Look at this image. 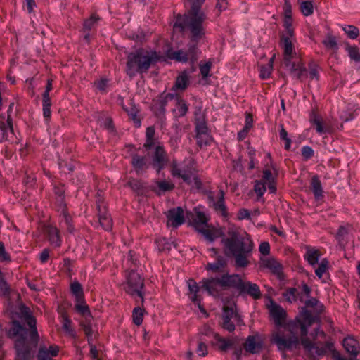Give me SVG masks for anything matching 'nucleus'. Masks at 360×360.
I'll return each instance as SVG.
<instances>
[{"label":"nucleus","instance_id":"1","mask_svg":"<svg viewBox=\"0 0 360 360\" xmlns=\"http://www.w3.org/2000/svg\"><path fill=\"white\" fill-rule=\"evenodd\" d=\"M317 318L311 315L310 311L302 308L295 320L289 321L283 326V329L291 337L300 339V344L304 349L314 356H323L328 352L334 349L333 343L327 339V335L319 328H315L311 333L312 340L308 337V328L316 321Z\"/></svg>","mask_w":360,"mask_h":360},{"label":"nucleus","instance_id":"2","mask_svg":"<svg viewBox=\"0 0 360 360\" xmlns=\"http://www.w3.org/2000/svg\"><path fill=\"white\" fill-rule=\"evenodd\" d=\"M13 314V325L8 330V335L13 338H17L15 347L17 350V360H30L31 354L30 349L26 345L27 330L24 328L15 318H18L21 321L27 323L30 328V341L36 346L39 340V335L36 329V320L32 316L30 310L22 304H19L14 309L11 307Z\"/></svg>","mask_w":360,"mask_h":360},{"label":"nucleus","instance_id":"3","mask_svg":"<svg viewBox=\"0 0 360 360\" xmlns=\"http://www.w3.org/2000/svg\"><path fill=\"white\" fill-rule=\"evenodd\" d=\"M221 244L224 255L234 259L236 267L245 268L249 265L254 245L248 234L230 228L222 237Z\"/></svg>","mask_w":360,"mask_h":360},{"label":"nucleus","instance_id":"4","mask_svg":"<svg viewBox=\"0 0 360 360\" xmlns=\"http://www.w3.org/2000/svg\"><path fill=\"white\" fill-rule=\"evenodd\" d=\"M219 288H233L240 292H260L257 284L243 281L238 274H224L218 278L202 280V288L207 292H217Z\"/></svg>","mask_w":360,"mask_h":360},{"label":"nucleus","instance_id":"5","mask_svg":"<svg viewBox=\"0 0 360 360\" xmlns=\"http://www.w3.org/2000/svg\"><path fill=\"white\" fill-rule=\"evenodd\" d=\"M206 19L207 16L203 12L188 11L185 18H177L174 27L179 29V31H183L185 28H187L191 33L190 43L197 44L205 36Z\"/></svg>","mask_w":360,"mask_h":360},{"label":"nucleus","instance_id":"6","mask_svg":"<svg viewBox=\"0 0 360 360\" xmlns=\"http://www.w3.org/2000/svg\"><path fill=\"white\" fill-rule=\"evenodd\" d=\"M160 60V54L153 50L140 49L128 56L127 73L130 77L136 73L146 72L151 65Z\"/></svg>","mask_w":360,"mask_h":360},{"label":"nucleus","instance_id":"7","mask_svg":"<svg viewBox=\"0 0 360 360\" xmlns=\"http://www.w3.org/2000/svg\"><path fill=\"white\" fill-rule=\"evenodd\" d=\"M270 341L276 345L281 352L292 351L299 347L300 339L291 337L283 328H278L272 332Z\"/></svg>","mask_w":360,"mask_h":360},{"label":"nucleus","instance_id":"8","mask_svg":"<svg viewBox=\"0 0 360 360\" xmlns=\"http://www.w3.org/2000/svg\"><path fill=\"white\" fill-rule=\"evenodd\" d=\"M200 51L197 44L189 43L187 49L177 51L169 50L167 53V57L177 62L194 63L198 59Z\"/></svg>","mask_w":360,"mask_h":360},{"label":"nucleus","instance_id":"9","mask_svg":"<svg viewBox=\"0 0 360 360\" xmlns=\"http://www.w3.org/2000/svg\"><path fill=\"white\" fill-rule=\"evenodd\" d=\"M195 172L194 164L192 161L178 163L173 161L171 165V174L174 177L181 179L184 182L191 184Z\"/></svg>","mask_w":360,"mask_h":360},{"label":"nucleus","instance_id":"10","mask_svg":"<svg viewBox=\"0 0 360 360\" xmlns=\"http://www.w3.org/2000/svg\"><path fill=\"white\" fill-rule=\"evenodd\" d=\"M96 205L100 225L104 230L110 231L112 228V219L108 213L102 191H98L96 195Z\"/></svg>","mask_w":360,"mask_h":360},{"label":"nucleus","instance_id":"11","mask_svg":"<svg viewBox=\"0 0 360 360\" xmlns=\"http://www.w3.org/2000/svg\"><path fill=\"white\" fill-rule=\"evenodd\" d=\"M283 64L289 75L293 79L303 82L308 77V70L300 58L289 60Z\"/></svg>","mask_w":360,"mask_h":360},{"label":"nucleus","instance_id":"12","mask_svg":"<svg viewBox=\"0 0 360 360\" xmlns=\"http://www.w3.org/2000/svg\"><path fill=\"white\" fill-rule=\"evenodd\" d=\"M126 283L124 284V290L126 292H141L143 287V281L134 269H131L126 274Z\"/></svg>","mask_w":360,"mask_h":360},{"label":"nucleus","instance_id":"13","mask_svg":"<svg viewBox=\"0 0 360 360\" xmlns=\"http://www.w3.org/2000/svg\"><path fill=\"white\" fill-rule=\"evenodd\" d=\"M294 41H295V35L293 37L281 36V46L283 51V63L298 58L295 51Z\"/></svg>","mask_w":360,"mask_h":360},{"label":"nucleus","instance_id":"14","mask_svg":"<svg viewBox=\"0 0 360 360\" xmlns=\"http://www.w3.org/2000/svg\"><path fill=\"white\" fill-rule=\"evenodd\" d=\"M287 296L288 300L292 302L291 298L293 300H296L298 297L302 301H304L307 307H315V312L320 314L323 311V305L319 302L318 300L314 297H309V294H284Z\"/></svg>","mask_w":360,"mask_h":360},{"label":"nucleus","instance_id":"15","mask_svg":"<svg viewBox=\"0 0 360 360\" xmlns=\"http://www.w3.org/2000/svg\"><path fill=\"white\" fill-rule=\"evenodd\" d=\"M264 346L262 338L258 333L249 335L243 345L244 349L250 354H257L262 351Z\"/></svg>","mask_w":360,"mask_h":360},{"label":"nucleus","instance_id":"16","mask_svg":"<svg viewBox=\"0 0 360 360\" xmlns=\"http://www.w3.org/2000/svg\"><path fill=\"white\" fill-rule=\"evenodd\" d=\"M167 158L165 150L162 146H157L152 158V165L158 172H160L166 165Z\"/></svg>","mask_w":360,"mask_h":360},{"label":"nucleus","instance_id":"17","mask_svg":"<svg viewBox=\"0 0 360 360\" xmlns=\"http://www.w3.org/2000/svg\"><path fill=\"white\" fill-rule=\"evenodd\" d=\"M168 224L176 228L185 222L184 210L181 207L170 209L167 214Z\"/></svg>","mask_w":360,"mask_h":360},{"label":"nucleus","instance_id":"18","mask_svg":"<svg viewBox=\"0 0 360 360\" xmlns=\"http://www.w3.org/2000/svg\"><path fill=\"white\" fill-rule=\"evenodd\" d=\"M96 118L98 124H99L101 127L106 129L108 133L112 136H115L117 134V130L114 125L112 119L108 112H98Z\"/></svg>","mask_w":360,"mask_h":360},{"label":"nucleus","instance_id":"19","mask_svg":"<svg viewBox=\"0 0 360 360\" xmlns=\"http://www.w3.org/2000/svg\"><path fill=\"white\" fill-rule=\"evenodd\" d=\"M269 311L275 325L280 328L285 320V311L281 307L275 303L271 304Z\"/></svg>","mask_w":360,"mask_h":360},{"label":"nucleus","instance_id":"20","mask_svg":"<svg viewBox=\"0 0 360 360\" xmlns=\"http://www.w3.org/2000/svg\"><path fill=\"white\" fill-rule=\"evenodd\" d=\"M262 265L269 269L274 274L276 275L279 279L283 278L282 266L274 258H264L262 259Z\"/></svg>","mask_w":360,"mask_h":360},{"label":"nucleus","instance_id":"21","mask_svg":"<svg viewBox=\"0 0 360 360\" xmlns=\"http://www.w3.org/2000/svg\"><path fill=\"white\" fill-rule=\"evenodd\" d=\"M197 231L200 233L210 243H212L217 238L222 237L221 231L217 229L209 228L207 226H202L200 228L198 226Z\"/></svg>","mask_w":360,"mask_h":360},{"label":"nucleus","instance_id":"22","mask_svg":"<svg viewBox=\"0 0 360 360\" xmlns=\"http://www.w3.org/2000/svg\"><path fill=\"white\" fill-rule=\"evenodd\" d=\"M59 348L56 345H51L49 348L41 346L39 349L37 359L38 360H53V357L56 356Z\"/></svg>","mask_w":360,"mask_h":360},{"label":"nucleus","instance_id":"23","mask_svg":"<svg viewBox=\"0 0 360 360\" xmlns=\"http://www.w3.org/2000/svg\"><path fill=\"white\" fill-rule=\"evenodd\" d=\"M342 345L345 350L354 357L360 353L359 343L356 339L352 337L345 338L343 340Z\"/></svg>","mask_w":360,"mask_h":360},{"label":"nucleus","instance_id":"24","mask_svg":"<svg viewBox=\"0 0 360 360\" xmlns=\"http://www.w3.org/2000/svg\"><path fill=\"white\" fill-rule=\"evenodd\" d=\"M131 162L138 173L145 171L149 166L148 158L145 156H141L137 154L132 156Z\"/></svg>","mask_w":360,"mask_h":360},{"label":"nucleus","instance_id":"25","mask_svg":"<svg viewBox=\"0 0 360 360\" xmlns=\"http://www.w3.org/2000/svg\"><path fill=\"white\" fill-rule=\"evenodd\" d=\"M195 124L196 134H208V128L205 121L203 115L201 113V109L199 108L195 114Z\"/></svg>","mask_w":360,"mask_h":360},{"label":"nucleus","instance_id":"26","mask_svg":"<svg viewBox=\"0 0 360 360\" xmlns=\"http://www.w3.org/2000/svg\"><path fill=\"white\" fill-rule=\"evenodd\" d=\"M75 308L77 313L83 316L89 314V306L84 300L83 294H75Z\"/></svg>","mask_w":360,"mask_h":360},{"label":"nucleus","instance_id":"27","mask_svg":"<svg viewBox=\"0 0 360 360\" xmlns=\"http://www.w3.org/2000/svg\"><path fill=\"white\" fill-rule=\"evenodd\" d=\"M311 121L312 124L315 125L316 132L320 134L323 133L330 134L333 131L332 127L326 122H323L321 119H320L316 115H314V117L311 119Z\"/></svg>","mask_w":360,"mask_h":360},{"label":"nucleus","instance_id":"28","mask_svg":"<svg viewBox=\"0 0 360 360\" xmlns=\"http://www.w3.org/2000/svg\"><path fill=\"white\" fill-rule=\"evenodd\" d=\"M310 188L313 192L314 198L316 200H319L321 197H323V188L321 185V182L318 176V175H314L311 177L310 182Z\"/></svg>","mask_w":360,"mask_h":360},{"label":"nucleus","instance_id":"29","mask_svg":"<svg viewBox=\"0 0 360 360\" xmlns=\"http://www.w3.org/2000/svg\"><path fill=\"white\" fill-rule=\"evenodd\" d=\"M320 256L321 253L319 250L307 248L304 255V258L311 266H315L318 264Z\"/></svg>","mask_w":360,"mask_h":360},{"label":"nucleus","instance_id":"30","mask_svg":"<svg viewBox=\"0 0 360 360\" xmlns=\"http://www.w3.org/2000/svg\"><path fill=\"white\" fill-rule=\"evenodd\" d=\"M214 338L216 341V345L218 346L219 349L222 352L228 350L234 344L232 340L221 338L218 333H214Z\"/></svg>","mask_w":360,"mask_h":360},{"label":"nucleus","instance_id":"31","mask_svg":"<svg viewBox=\"0 0 360 360\" xmlns=\"http://www.w3.org/2000/svg\"><path fill=\"white\" fill-rule=\"evenodd\" d=\"M314 0H300L298 1L300 4V11L304 16H309L314 13Z\"/></svg>","mask_w":360,"mask_h":360},{"label":"nucleus","instance_id":"32","mask_svg":"<svg viewBox=\"0 0 360 360\" xmlns=\"http://www.w3.org/2000/svg\"><path fill=\"white\" fill-rule=\"evenodd\" d=\"M174 100L176 102V108L174 109L176 116H184L188 112V105H186V101L177 96H175Z\"/></svg>","mask_w":360,"mask_h":360},{"label":"nucleus","instance_id":"33","mask_svg":"<svg viewBox=\"0 0 360 360\" xmlns=\"http://www.w3.org/2000/svg\"><path fill=\"white\" fill-rule=\"evenodd\" d=\"M189 83V79L186 72H182L176 79L174 89L184 91L185 90Z\"/></svg>","mask_w":360,"mask_h":360},{"label":"nucleus","instance_id":"34","mask_svg":"<svg viewBox=\"0 0 360 360\" xmlns=\"http://www.w3.org/2000/svg\"><path fill=\"white\" fill-rule=\"evenodd\" d=\"M323 44L327 49L333 51H336L338 49L337 39L332 34H327L323 40Z\"/></svg>","mask_w":360,"mask_h":360},{"label":"nucleus","instance_id":"35","mask_svg":"<svg viewBox=\"0 0 360 360\" xmlns=\"http://www.w3.org/2000/svg\"><path fill=\"white\" fill-rule=\"evenodd\" d=\"M176 96L172 94H167L165 96H161L156 103V106L159 109V110L164 113L165 110V106L167 105V103L169 101L174 99Z\"/></svg>","mask_w":360,"mask_h":360},{"label":"nucleus","instance_id":"36","mask_svg":"<svg viewBox=\"0 0 360 360\" xmlns=\"http://www.w3.org/2000/svg\"><path fill=\"white\" fill-rule=\"evenodd\" d=\"M226 262L223 257H218L217 260L213 263L207 264V269L212 270L214 272L219 271L221 269L225 267Z\"/></svg>","mask_w":360,"mask_h":360},{"label":"nucleus","instance_id":"37","mask_svg":"<svg viewBox=\"0 0 360 360\" xmlns=\"http://www.w3.org/2000/svg\"><path fill=\"white\" fill-rule=\"evenodd\" d=\"M48 234L51 245L58 247L60 245V238L58 231L56 227L51 226L48 229Z\"/></svg>","mask_w":360,"mask_h":360},{"label":"nucleus","instance_id":"38","mask_svg":"<svg viewBox=\"0 0 360 360\" xmlns=\"http://www.w3.org/2000/svg\"><path fill=\"white\" fill-rule=\"evenodd\" d=\"M94 86L101 94H106L109 87V79L101 77L94 82Z\"/></svg>","mask_w":360,"mask_h":360},{"label":"nucleus","instance_id":"39","mask_svg":"<svg viewBox=\"0 0 360 360\" xmlns=\"http://www.w3.org/2000/svg\"><path fill=\"white\" fill-rule=\"evenodd\" d=\"M283 27L285 28V30L281 34V35H288L290 37H293L295 35L294 28L292 27V17L284 18Z\"/></svg>","mask_w":360,"mask_h":360},{"label":"nucleus","instance_id":"40","mask_svg":"<svg viewBox=\"0 0 360 360\" xmlns=\"http://www.w3.org/2000/svg\"><path fill=\"white\" fill-rule=\"evenodd\" d=\"M343 31L347 35V37L352 39H355L359 34V29L352 25H347L342 26Z\"/></svg>","mask_w":360,"mask_h":360},{"label":"nucleus","instance_id":"41","mask_svg":"<svg viewBox=\"0 0 360 360\" xmlns=\"http://www.w3.org/2000/svg\"><path fill=\"white\" fill-rule=\"evenodd\" d=\"M133 322L136 326H140L143 319V309L140 307H136L132 313Z\"/></svg>","mask_w":360,"mask_h":360},{"label":"nucleus","instance_id":"42","mask_svg":"<svg viewBox=\"0 0 360 360\" xmlns=\"http://www.w3.org/2000/svg\"><path fill=\"white\" fill-rule=\"evenodd\" d=\"M346 51H347L349 58L352 60L360 63V51L358 47L355 46L347 45Z\"/></svg>","mask_w":360,"mask_h":360},{"label":"nucleus","instance_id":"43","mask_svg":"<svg viewBox=\"0 0 360 360\" xmlns=\"http://www.w3.org/2000/svg\"><path fill=\"white\" fill-rule=\"evenodd\" d=\"M212 140V137L208 134H196L197 144L201 148L210 145Z\"/></svg>","mask_w":360,"mask_h":360},{"label":"nucleus","instance_id":"44","mask_svg":"<svg viewBox=\"0 0 360 360\" xmlns=\"http://www.w3.org/2000/svg\"><path fill=\"white\" fill-rule=\"evenodd\" d=\"M279 136H280L281 140H283L285 141L284 148L287 150H289L290 149L292 141L290 138H288V132L284 129L283 125L281 126V129L279 131Z\"/></svg>","mask_w":360,"mask_h":360},{"label":"nucleus","instance_id":"45","mask_svg":"<svg viewBox=\"0 0 360 360\" xmlns=\"http://www.w3.org/2000/svg\"><path fill=\"white\" fill-rule=\"evenodd\" d=\"M309 70L308 71V76H309V78L311 80L315 79L318 81L319 79L318 65L311 63L309 64Z\"/></svg>","mask_w":360,"mask_h":360},{"label":"nucleus","instance_id":"46","mask_svg":"<svg viewBox=\"0 0 360 360\" xmlns=\"http://www.w3.org/2000/svg\"><path fill=\"white\" fill-rule=\"evenodd\" d=\"M265 182L263 181H255L254 186V191L259 198H261L266 191Z\"/></svg>","mask_w":360,"mask_h":360},{"label":"nucleus","instance_id":"47","mask_svg":"<svg viewBox=\"0 0 360 360\" xmlns=\"http://www.w3.org/2000/svg\"><path fill=\"white\" fill-rule=\"evenodd\" d=\"M157 185L158 188L163 192L172 191L174 188L173 183L166 180L157 181Z\"/></svg>","mask_w":360,"mask_h":360},{"label":"nucleus","instance_id":"48","mask_svg":"<svg viewBox=\"0 0 360 360\" xmlns=\"http://www.w3.org/2000/svg\"><path fill=\"white\" fill-rule=\"evenodd\" d=\"M328 265V260L326 259H323L317 269H315V274L319 278H321L323 274L326 271Z\"/></svg>","mask_w":360,"mask_h":360},{"label":"nucleus","instance_id":"49","mask_svg":"<svg viewBox=\"0 0 360 360\" xmlns=\"http://www.w3.org/2000/svg\"><path fill=\"white\" fill-rule=\"evenodd\" d=\"M200 283V285H199L193 279H189L187 281L189 292H198L200 290L205 291L202 288V281Z\"/></svg>","mask_w":360,"mask_h":360},{"label":"nucleus","instance_id":"50","mask_svg":"<svg viewBox=\"0 0 360 360\" xmlns=\"http://www.w3.org/2000/svg\"><path fill=\"white\" fill-rule=\"evenodd\" d=\"M236 315L237 314L232 307H229L228 306H224L223 307V315H222L223 320H226V319L231 320L234 316H236Z\"/></svg>","mask_w":360,"mask_h":360},{"label":"nucleus","instance_id":"51","mask_svg":"<svg viewBox=\"0 0 360 360\" xmlns=\"http://www.w3.org/2000/svg\"><path fill=\"white\" fill-rule=\"evenodd\" d=\"M191 301L196 304L200 309V311L203 313L206 316H208L207 314L205 308L203 306L200 304V294H192L191 297H190Z\"/></svg>","mask_w":360,"mask_h":360},{"label":"nucleus","instance_id":"52","mask_svg":"<svg viewBox=\"0 0 360 360\" xmlns=\"http://www.w3.org/2000/svg\"><path fill=\"white\" fill-rule=\"evenodd\" d=\"M195 229H197V227H202V226H207V219L204 213L202 212H198L196 216L195 219Z\"/></svg>","mask_w":360,"mask_h":360},{"label":"nucleus","instance_id":"53","mask_svg":"<svg viewBox=\"0 0 360 360\" xmlns=\"http://www.w3.org/2000/svg\"><path fill=\"white\" fill-rule=\"evenodd\" d=\"M104 354L101 349L91 345V360H103Z\"/></svg>","mask_w":360,"mask_h":360},{"label":"nucleus","instance_id":"54","mask_svg":"<svg viewBox=\"0 0 360 360\" xmlns=\"http://www.w3.org/2000/svg\"><path fill=\"white\" fill-rule=\"evenodd\" d=\"M272 70V65H267L266 66H262L260 69V77L262 79H267L270 77Z\"/></svg>","mask_w":360,"mask_h":360},{"label":"nucleus","instance_id":"55","mask_svg":"<svg viewBox=\"0 0 360 360\" xmlns=\"http://www.w3.org/2000/svg\"><path fill=\"white\" fill-rule=\"evenodd\" d=\"M212 67V63L211 62H207L205 64L200 65V73L203 78H206L209 76V72L210 70V68Z\"/></svg>","mask_w":360,"mask_h":360},{"label":"nucleus","instance_id":"56","mask_svg":"<svg viewBox=\"0 0 360 360\" xmlns=\"http://www.w3.org/2000/svg\"><path fill=\"white\" fill-rule=\"evenodd\" d=\"M71 218L65 211H63L61 224L65 225L70 232L72 231V229L70 225Z\"/></svg>","mask_w":360,"mask_h":360},{"label":"nucleus","instance_id":"57","mask_svg":"<svg viewBox=\"0 0 360 360\" xmlns=\"http://www.w3.org/2000/svg\"><path fill=\"white\" fill-rule=\"evenodd\" d=\"M283 9L284 18L292 17V6L290 0H284Z\"/></svg>","mask_w":360,"mask_h":360},{"label":"nucleus","instance_id":"58","mask_svg":"<svg viewBox=\"0 0 360 360\" xmlns=\"http://www.w3.org/2000/svg\"><path fill=\"white\" fill-rule=\"evenodd\" d=\"M214 207L217 210L221 211L223 214L226 212V206L224 202V194L221 191V197L219 200L214 203Z\"/></svg>","mask_w":360,"mask_h":360},{"label":"nucleus","instance_id":"59","mask_svg":"<svg viewBox=\"0 0 360 360\" xmlns=\"http://www.w3.org/2000/svg\"><path fill=\"white\" fill-rule=\"evenodd\" d=\"M302 155L305 160H309L314 155V150L309 146H304L302 148Z\"/></svg>","mask_w":360,"mask_h":360},{"label":"nucleus","instance_id":"60","mask_svg":"<svg viewBox=\"0 0 360 360\" xmlns=\"http://www.w3.org/2000/svg\"><path fill=\"white\" fill-rule=\"evenodd\" d=\"M0 259L5 262L11 260L9 254L6 251L4 245L2 242H0Z\"/></svg>","mask_w":360,"mask_h":360},{"label":"nucleus","instance_id":"61","mask_svg":"<svg viewBox=\"0 0 360 360\" xmlns=\"http://www.w3.org/2000/svg\"><path fill=\"white\" fill-rule=\"evenodd\" d=\"M196 352H197L198 354L200 356H206L207 354V345L202 342H199Z\"/></svg>","mask_w":360,"mask_h":360},{"label":"nucleus","instance_id":"62","mask_svg":"<svg viewBox=\"0 0 360 360\" xmlns=\"http://www.w3.org/2000/svg\"><path fill=\"white\" fill-rule=\"evenodd\" d=\"M259 252L264 255H267L270 252V245L268 242H262L259 247Z\"/></svg>","mask_w":360,"mask_h":360},{"label":"nucleus","instance_id":"63","mask_svg":"<svg viewBox=\"0 0 360 360\" xmlns=\"http://www.w3.org/2000/svg\"><path fill=\"white\" fill-rule=\"evenodd\" d=\"M237 217L240 220L248 219L250 218V211L247 209H240L238 212Z\"/></svg>","mask_w":360,"mask_h":360},{"label":"nucleus","instance_id":"64","mask_svg":"<svg viewBox=\"0 0 360 360\" xmlns=\"http://www.w3.org/2000/svg\"><path fill=\"white\" fill-rule=\"evenodd\" d=\"M222 327L229 332H233L235 330L234 323L229 319L223 320Z\"/></svg>","mask_w":360,"mask_h":360}]
</instances>
